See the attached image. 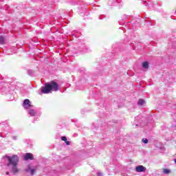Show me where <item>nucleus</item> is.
Here are the masks:
<instances>
[{"label":"nucleus","mask_w":176,"mask_h":176,"mask_svg":"<svg viewBox=\"0 0 176 176\" xmlns=\"http://www.w3.org/2000/svg\"><path fill=\"white\" fill-rule=\"evenodd\" d=\"M28 113L30 116H35V115H36V112H35V110L34 109L29 110Z\"/></svg>","instance_id":"obj_7"},{"label":"nucleus","mask_w":176,"mask_h":176,"mask_svg":"<svg viewBox=\"0 0 176 176\" xmlns=\"http://www.w3.org/2000/svg\"><path fill=\"white\" fill-rule=\"evenodd\" d=\"M24 160H34V155L32 153H28L24 155Z\"/></svg>","instance_id":"obj_5"},{"label":"nucleus","mask_w":176,"mask_h":176,"mask_svg":"<svg viewBox=\"0 0 176 176\" xmlns=\"http://www.w3.org/2000/svg\"><path fill=\"white\" fill-rule=\"evenodd\" d=\"M142 142L144 143V144H148V139L146 138H143L142 140Z\"/></svg>","instance_id":"obj_12"},{"label":"nucleus","mask_w":176,"mask_h":176,"mask_svg":"<svg viewBox=\"0 0 176 176\" xmlns=\"http://www.w3.org/2000/svg\"><path fill=\"white\" fill-rule=\"evenodd\" d=\"M65 144H66L67 145H69V144H70V142H69V141H68V140L65 141Z\"/></svg>","instance_id":"obj_14"},{"label":"nucleus","mask_w":176,"mask_h":176,"mask_svg":"<svg viewBox=\"0 0 176 176\" xmlns=\"http://www.w3.org/2000/svg\"><path fill=\"white\" fill-rule=\"evenodd\" d=\"M174 161H175V164H176V159H175Z\"/></svg>","instance_id":"obj_17"},{"label":"nucleus","mask_w":176,"mask_h":176,"mask_svg":"<svg viewBox=\"0 0 176 176\" xmlns=\"http://www.w3.org/2000/svg\"><path fill=\"white\" fill-rule=\"evenodd\" d=\"M26 172L30 173L31 175H34V173H35V169H31V167L28 166L26 169Z\"/></svg>","instance_id":"obj_6"},{"label":"nucleus","mask_w":176,"mask_h":176,"mask_svg":"<svg viewBox=\"0 0 176 176\" xmlns=\"http://www.w3.org/2000/svg\"><path fill=\"white\" fill-rule=\"evenodd\" d=\"M142 67L145 69H148L149 68V63L148 62H144L142 63Z\"/></svg>","instance_id":"obj_8"},{"label":"nucleus","mask_w":176,"mask_h":176,"mask_svg":"<svg viewBox=\"0 0 176 176\" xmlns=\"http://www.w3.org/2000/svg\"><path fill=\"white\" fill-rule=\"evenodd\" d=\"M135 171L137 173H144V172L146 171V168L142 165H139V166H136Z\"/></svg>","instance_id":"obj_3"},{"label":"nucleus","mask_w":176,"mask_h":176,"mask_svg":"<svg viewBox=\"0 0 176 176\" xmlns=\"http://www.w3.org/2000/svg\"><path fill=\"white\" fill-rule=\"evenodd\" d=\"M58 90H60V87L58 84L54 81L45 83V87L41 88V91L44 94H49V93H52V91H58Z\"/></svg>","instance_id":"obj_2"},{"label":"nucleus","mask_w":176,"mask_h":176,"mask_svg":"<svg viewBox=\"0 0 176 176\" xmlns=\"http://www.w3.org/2000/svg\"><path fill=\"white\" fill-rule=\"evenodd\" d=\"M0 137H2V135H1V133H0Z\"/></svg>","instance_id":"obj_18"},{"label":"nucleus","mask_w":176,"mask_h":176,"mask_svg":"<svg viewBox=\"0 0 176 176\" xmlns=\"http://www.w3.org/2000/svg\"><path fill=\"white\" fill-rule=\"evenodd\" d=\"M164 174L168 175L171 173V170L170 169L164 168L163 169Z\"/></svg>","instance_id":"obj_10"},{"label":"nucleus","mask_w":176,"mask_h":176,"mask_svg":"<svg viewBox=\"0 0 176 176\" xmlns=\"http://www.w3.org/2000/svg\"><path fill=\"white\" fill-rule=\"evenodd\" d=\"M6 175H9V172H7V173H6Z\"/></svg>","instance_id":"obj_16"},{"label":"nucleus","mask_w":176,"mask_h":176,"mask_svg":"<svg viewBox=\"0 0 176 176\" xmlns=\"http://www.w3.org/2000/svg\"><path fill=\"white\" fill-rule=\"evenodd\" d=\"M138 104V105H144V104H145V100L143 99H139Z\"/></svg>","instance_id":"obj_11"},{"label":"nucleus","mask_w":176,"mask_h":176,"mask_svg":"<svg viewBox=\"0 0 176 176\" xmlns=\"http://www.w3.org/2000/svg\"><path fill=\"white\" fill-rule=\"evenodd\" d=\"M61 140H62V141H64L65 142L67 140V137H65V136L62 137Z\"/></svg>","instance_id":"obj_13"},{"label":"nucleus","mask_w":176,"mask_h":176,"mask_svg":"<svg viewBox=\"0 0 176 176\" xmlns=\"http://www.w3.org/2000/svg\"><path fill=\"white\" fill-rule=\"evenodd\" d=\"M0 44L4 45L5 44V37L0 36Z\"/></svg>","instance_id":"obj_9"},{"label":"nucleus","mask_w":176,"mask_h":176,"mask_svg":"<svg viewBox=\"0 0 176 176\" xmlns=\"http://www.w3.org/2000/svg\"><path fill=\"white\" fill-rule=\"evenodd\" d=\"M30 107H31V102L30 101V100L25 99L23 101V108H25V109H28Z\"/></svg>","instance_id":"obj_4"},{"label":"nucleus","mask_w":176,"mask_h":176,"mask_svg":"<svg viewBox=\"0 0 176 176\" xmlns=\"http://www.w3.org/2000/svg\"><path fill=\"white\" fill-rule=\"evenodd\" d=\"M12 138H13V140H17V137H16V136L12 137Z\"/></svg>","instance_id":"obj_15"},{"label":"nucleus","mask_w":176,"mask_h":176,"mask_svg":"<svg viewBox=\"0 0 176 176\" xmlns=\"http://www.w3.org/2000/svg\"><path fill=\"white\" fill-rule=\"evenodd\" d=\"M3 159L8 160V163L7 166L10 168L12 173H13V174H17V173H19V169L17 168L19 156L13 155L12 157H10L6 155Z\"/></svg>","instance_id":"obj_1"}]
</instances>
